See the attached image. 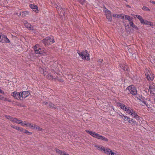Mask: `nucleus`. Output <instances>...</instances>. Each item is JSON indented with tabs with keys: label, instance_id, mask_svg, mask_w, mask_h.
<instances>
[{
	"label": "nucleus",
	"instance_id": "f257e3e1",
	"mask_svg": "<svg viewBox=\"0 0 155 155\" xmlns=\"http://www.w3.org/2000/svg\"><path fill=\"white\" fill-rule=\"evenodd\" d=\"M85 131L87 133L89 134L90 135L95 138L99 139H101L102 140H104L105 141H108L107 139L95 132L88 130H86Z\"/></svg>",
	"mask_w": 155,
	"mask_h": 155
},
{
	"label": "nucleus",
	"instance_id": "f03ea898",
	"mask_svg": "<svg viewBox=\"0 0 155 155\" xmlns=\"http://www.w3.org/2000/svg\"><path fill=\"white\" fill-rule=\"evenodd\" d=\"M42 42L45 45H51L54 42L53 37L52 36L45 38L42 41Z\"/></svg>",
	"mask_w": 155,
	"mask_h": 155
},
{
	"label": "nucleus",
	"instance_id": "7ed1b4c3",
	"mask_svg": "<svg viewBox=\"0 0 155 155\" xmlns=\"http://www.w3.org/2000/svg\"><path fill=\"white\" fill-rule=\"evenodd\" d=\"M35 53L36 54H40L42 55L47 54L46 50L44 49H41L38 45H36L34 47Z\"/></svg>",
	"mask_w": 155,
	"mask_h": 155
},
{
	"label": "nucleus",
	"instance_id": "20e7f679",
	"mask_svg": "<svg viewBox=\"0 0 155 155\" xmlns=\"http://www.w3.org/2000/svg\"><path fill=\"white\" fill-rule=\"evenodd\" d=\"M78 54L80 56L82 57V59H86L87 61L90 60L89 54L87 50H85L84 51Z\"/></svg>",
	"mask_w": 155,
	"mask_h": 155
},
{
	"label": "nucleus",
	"instance_id": "39448f33",
	"mask_svg": "<svg viewBox=\"0 0 155 155\" xmlns=\"http://www.w3.org/2000/svg\"><path fill=\"white\" fill-rule=\"evenodd\" d=\"M118 105L122 109L124 110L127 113H128L130 115H131V113H132L133 111V110L132 109L130 108V107H126L123 104H121V103H119Z\"/></svg>",
	"mask_w": 155,
	"mask_h": 155
},
{
	"label": "nucleus",
	"instance_id": "423d86ee",
	"mask_svg": "<svg viewBox=\"0 0 155 155\" xmlns=\"http://www.w3.org/2000/svg\"><path fill=\"white\" fill-rule=\"evenodd\" d=\"M127 90H128L130 93L133 95H136L137 94L136 89L133 85L128 86L127 88Z\"/></svg>",
	"mask_w": 155,
	"mask_h": 155
},
{
	"label": "nucleus",
	"instance_id": "0eeeda50",
	"mask_svg": "<svg viewBox=\"0 0 155 155\" xmlns=\"http://www.w3.org/2000/svg\"><path fill=\"white\" fill-rule=\"evenodd\" d=\"M145 72V75L147 80L148 81L153 80L154 77V74H151L150 71L147 69H146Z\"/></svg>",
	"mask_w": 155,
	"mask_h": 155
},
{
	"label": "nucleus",
	"instance_id": "6e6552de",
	"mask_svg": "<svg viewBox=\"0 0 155 155\" xmlns=\"http://www.w3.org/2000/svg\"><path fill=\"white\" fill-rule=\"evenodd\" d=\"M56 73L53 72L52 71V73H49L48 74L46 78L48 79L52 80H55V79H57L58 77L56 76Z\"/></svg>",
	"mask_w": 155,
	"mask_h": 155
},
{
	"label": "nucleus",
	"instance_id": "1a4fd4ad",
	"mask_svg": "<svg viewBox=\"0 0 155 155\" xmlns=\"http://www.w3.org/2000/svg\"><path fill=\"white\" fill-rule=\"evenodd\" d=\"M54 6L56 8L58 13L60 15H63L65 16V12L64 11L60 5H58L56 4H54Z\"/></svg>",
	"mask_w": 155,
	"mask_h": 155
},
{
	"label": "nucleus",
	"instance_id": "9d476101",
	"mask_svg": "<svg viewBox=\"0 0 155 155\" xmlns=\"http://www.w3.org/2000/svg\"><path fill=\"white\" fill-rule=\"evenodd\" d=\"M11 95L14 97L17 100L20 99L21 100V98L20 93L17 92L16 91H14L12 92Z\"/></svg>",
	"mask_w": 155,
	"mask_h": 155
},
{
	"label": "nucleus",
	"instance_id": "9b49d317",
	"mask_svg": "<svg viewBox=\"0 0 155 155\" xmlns=\"http://www.w3.org/2000/svg\"><path fill=\"white\" fill-rule=\"evenodd\" d=\"M149 91L152 96H155V86L153 84H150L149 87Z\"/></svg>",
	"mask_w": 155,
	"mask_h": 155
},
{
	"label": "nucleus",
	"instance_id": "f8f14e48",
	"mask_svg": "<svg viewBox=\"0 0 155 155\" xmlns=\"http://www.w3.org/2000/svg\"><path fill=\"white\" fill-rule=\"evenodd\" d=\"M0 42L9 43L10 41L6 36L1 35V38H0Z\"/></svg>",
	"mask_w": 155,
	"mask_h": 155
},
{
	"label": "nucleus",
	"instance_id": "ddd939ff",
	"mask_svg": "<svg viewBox=\"0 0 155 155\" xmlns=\"http://www.w3.org/2000/svg\"><path fill=\"white\" fill-rule=\"evenodd\" d=\"M30 94V93L29 91H23L21 94V100H22L23 98L28 96Z\"/></svg>",
	"mask_w": 155,
	"mask_h": 155
},
{
	"label": "nucleus",
	"instance_id": "4468645a",
	"mask_svg": "<svg viewBox=\"0 0 155 155\" xmlns=\"http://www.w3.org/2000/svg\"><path fill=\"white\" fill-rule=\"evenodd\" d=\"M55 150L56 152L59 155H69L68 154H67L64 151L60 150L58 149L55 148Z\"/></svg>",
	"mask_w": 155,
	"mask_h": 155
},
{
	"label": "nucleus",
	"instance_id": "2eb2a0df",
	"mask_svg": "<svg viewBox=\"0 0 155 155\" xmlns=\"http://www.w3.org/2000/svg\"><path fill=\"white\" fill-rule=\"evenodd\" d=\"M5 117L7 119L11 121L12 122H16V118H14L10 116L5 115Z\"/></svg>",
	"mask_w": 155,
	"mask_h": 155
},
{
	"label": "nucleus",
	"instance_id": "dca6fc26",
	"mask_svg": "<svg viewBox=\"0 0 155 155\" xmlns=\"http://www.w3.org/2000/svg\"><path fill=\"white\" fill-rule=\"evenodd\" d=\"M29 15V12L28 11H25L20 12L19 14L20 15H21L23 17L27 16Z\"/></svg>",
	"mask_w": 155,
	"mask_h": 155
},
{
	"label": "nucleus",
	"instance_id": "f3484780",
	"mask_svg": "<svg viewBox=\"0 0 155 155\" xmlns=\"http://www.w3.org/2000/svg\"><path fill=\"white\" fill-rule=\"evenodd\" d=\"M110 150H111L108 148H105L104 147L103 151L104 152L105 154L107 155H110L109 153L110 151Z\"/></svg>",
	"mask_w": 155,
	"mask_h": 155
},
{
	"label": "nucleus",
	"instance_id": "a211bd4d",
	"mask_svg": "<svg viewBox=\"0 0 155 155\" xmlns=\"http://www.w3.org/2000/svg\"><path fill=\"white\" fill-rule=\"evenodd\" d=\"M30 7L33 9H35V12L36 13L38 12V7L37 6L31 4L30 5Z\"/></svg>",
	"mask_w": 155,
	"mask_h": 155
},
{
	"label": "nucleus",
	"instance_id": "6ab92c4d",
	"mask_svg": "<svg viewBox=\"0 0 155 155\" xmlns=\"http://www.w3.org/2000/svg\"><path fill=\"white\" fill-rule=\"evenodd\" d=\"M94 147L97 148V150L101 151H103L104 147L102 145H95Z\"/></svg>",
	"mask_w": 155,
	"mask_h": 155
},
{
	"label": "nucleus",
	"instance_id": "aec40b11",
	"mask_svg": "<svg viewBox=\"0 0 155 155\" xmlns=\"http://www.w3.org/2000/svg\"><path fill=\"white\" fill-rule=\"evenodd\" d=\"M25 27L28 28L30 30H32L33 29V27H31V25L26 22L25 23Z\"/></svg>",
	"mask_w": 155,
	"mask_h": 155
},
{
	"label": "nucleus",
	"instance_id": "412c9836",
	"mask_svg": "<svg viewBox=\"0 0 155 155\" xmlns=\"http://www.w3.org/2000/svg\"><path fill=\"white\" fill-rule=\"evenodd\" d=\"M129 24L130 25V26H131L133 28H134L136 30H138V28L135 25L134 23H133L132 21H130L129 22Z\"/></svg>",
	"mask_w": 155,
	"mask_h": 155
},
{
	"label": "nucleus",
	"instance_id": "4be33fe9",
	"mask_svg": "<svg viewBox=\"0 0 155 155\" xmlns=\"http://www.w3.org/2000/svg\"><path fill=\"white\" fill-rule=\"evenodd\" d=\"M39 69L41 73H43V74L44 76L46 75L48 73L47 71H45L44 69L42 68H40Z\"/></svg>",
	"mask_w": 155,
	"mask_h": 155
},
{
	"label": "nucleus",
	"instance_id": "5701e85b",
	"mask_svg": "<svg viewBox=\"0 0 155 155\" xmlns=\"http://www.w3.org/2000/svg\"><path fill=\"white\" fill-rule=\"evenodd\" d=\"M34 129H35L37 130L41 131L42 130V129L39 126L36 125H34Z\"/></svg>",
	"mask_w": 155,
	"mask_h": 155
},
{
	"label": "nucleus",
	"instance_id": "b1692460",
	"mask_svg": "<svg viewBox=\"0 0 155 155\" xmlns=\"http://www.w3.org/2000/svg\"><path fill=\"white\" fill-rule=\"evenodd\" d=\"M125 18L126 19L128 20L129 22L132 21V20L133 19L132 18L127 15H125Z\"/></svg>",
	"mask_w": 155,
	"mask_h": 155
},
{
	"label": "nucleus",
	"instance_id": "393cba45",
	"mask_svg": "<svg viewBox=\"0 0 155 155\" xmlns=\"http://www.w3.org/2000/svg\"><path fill=\"white\" fill-rule=\"evenodd\" d=\"M131 115L136 119H137L139 117L138 116L135 112V111H133L132 113H131Z\"/></svg>",
	"mask_w": 155,
	"mask_h": 155
},
{
	"label": "nucleus",
	"instance_id": "a878e982",
	"mask_svg": "<svg viewBox=\"0 0 155 155\" xmlns=\"http://www.w3.org/2000/svg\"><path fill=\"white\" fill-rule=\"evenodd\" d=\"M34 125L35 124L29 123L25 124V125H27L28 127H29L31 128H33V129H34Z\"/></svg>",
	"mask_w": 155,
	"mask_h": 155
},
{
	"label": "nucleus",
	"instance_id": "bb28decb",
	"mask_svg": "<svg viewBox=\"0 0 155 155\" xmlns=\"http://www.w3.org/2000/svg\"><path fill=\"white\" fill-rule=\"evenodd\" d=\"M48 105L49 108L54 109H56L57 108V107L54 104L51 103H49Z\"/></svg>",
	"mask_w": 155,
	"mask_h": 155
},
{
	"label": "nucleus",
	"instance_id": "cd10ccee",
	"mask_svg": "<svg viewBox=\"0 0 155 155\" xmlns=\"http://www.w3.org/2000/svg\"><path fill=\"white\" fill-rule=\"evenodd\" d=\"M105 9V10H104V11L106 16L107 15H111V13L110 11L107 9L106 8Z\"/></svg>",
	"mask_w": 155,
	"mask_h": 155
},
{
	"label": "nucleus",
	"instance_id": "c85d7f7f",
	"mask_svg": "<svg viewBox=\"0 0 155 155\" xmlns=\"http://www.w3.org/2000/svg\"><path fill=\"white\" fill-rule=\"evenodd\" d=\"M128 122L131 124H137V122H136V121H135L133 119H131L130 120H128Z\"/></svg>",
	"mask_w": 155,
	"mask_h": 155
},
{
	"label": "nucleus",
	"instance_id": "c756f323",
	"mask_svg": "<svg viewBox=\"0 0 155 155\" xmlns=\"http://www.w3.org/2000/svg\"><path fill=\"white\" fill-rule=\"evenodd\" d=\"M106 18L109 21H111L112 20V17L111 15H107Z\"/></svg>",
	"mask_w": 155,
	"mask_h": 155
},
{
	"label": "nucleus",
	"instance_id": "7c9ffc66",
	"mask_svg": "<svg viewBox=\"0 0 155 155\" xmlns=\"http://www.w3.org/2000/svg\"><path fill=\"white\" fill-rule=\"evenodd\" d=\"M137 18L139 20L141 23H143L144 20L142 18V17L140 16H138Z\"/></svg>",
	"mask_w": 155,
	"mask_h": 155
},
{
	"label": "nucleus",
	"instance_id": "2f4dec72",
	"mask_svg": "<svg viewBox=\"0 0 155 155\" xmlns=\"http://www.w3.org/2000/svg\"><path fill=\"white\" fill-rule=\"evenodd\" d=\"M150 23H151L150 22H149V21H147V20H144V21H143V23L142 24H145V25H150Z\"/></svg>",
	"mask_w": 155,
	"mask_h": 155
},
{
	"label": "nucleus",
	"instance_id": "473e14b6",
	"mask_svg": "<svg viewBox=\"0 0 155 155\" xmlns=\"http://www.w3.org/2000/svg\"><path fill=\"white\" fill-rule=\"evenodd\" d=\"M121 68L124 71H128V68L127 66H122Z\"/></svg>",
	"mask_w": 155,
	"mask_h": 155
},
{
	"label": "nucleus",
	"instance_id": "72a5a7b5",
	"mask_svg": "<svg viewBox=\"0 0 155 155\" xmlns=\"http://www.w3.org/2000/svg\"><path fill=\"white\" fill-rule=\"evenodd\" d=\"M142 9L143 10H146L147 11H149L150 10V9L149 8H148L147 7L145 6H143Z\"/></svg>",
	"mask_w": 155,
	"mask_h": 155
},
{
	"label": "nucleus",
	"instance_id": "f704fd0d",
	"mask_svg": "<svg viewBox=\"0 0 155 155\" xmlns=\"http://www.w3.org/2000/svg\"><path fill=\"white\" fill-rule=\"evenodd\" d=\"M78 1L82 5L84 4V2L85 1V0H78Z\"/></svg>",
	"mask_w": 155,
	"mask_h": 155
},
{
	"label": "nucleus",
	"instance_id": "c9c22d12",
	"mask_svg": "<svg viewBox=\"0 0 155 155\" xmlns=\"http://www.w3.org/2000/svg\"><path fill=\"white\" fill-rule=\"evenodd\" d=\"M16 122H13L18 124H20V123H22V121H20L21 120H18L16 118Z\"/></svg>",
	"mask_w": 155,
	"mask_h": 155
},
{
	"label": "nucleus",
	"instance_id": "e433bc0d",
	"mask_svg": "<svg viewBox=\"0 0 155 155\" xmlns=\"http://www.w3.org/2000/svg\"><path fill=\"white\" fill-rule=\"evenodd\" d=\"M123 119H124V120H125V121H128V120H130V118L127 116L124 117Z\"/></svg>",
	"mask_w": 155,
	"mask_h": 155
},
{
	"label": "nucleus",
	"instance_id": "4c0bfd02",
	"mask_svg": "<svg viewBox=\"0 0 155 155\" xmlns=\"http://www.w3.org/2000/svg\"><path fill=\"white\" fill-rule=\"evenodd\" d=\"M17 130L20 131H23V129L19 127H17Z\"/></svg>",
	"mask_w": 155,
	"mask_h": 155
},
{
	"label": "nucleus",
	"instance_id": "58836bf2",
	"mask_svg": "<svg viewBox=\"0 0 155 155\" xmlns=\"http://www.w3.org/2000/svg\"><path fill=\"white\" fill-rule=\"evenodd\" d=\"M24 133L26 134L28 133V134H32V133L29 132L27 130H25V131Z\"/></svg>",
	"mask_w": 155,
	"mask_h": 155
},
{
	"label": "nucleus",
	"instance_id": "ea45409f",
	"mask_svg": "<svg viewBox=\"0 0 155 155\" xmlns=\"http://www.w3.org/2000/svg\"><path fill=\"white\" fill-rule=\"evenodd\" d=\"M113 17L118 18L119 17V15L117 14H114L113 15Z\"/></svg>",
	"mask_w": 155,
	"mask_h": 155
},
{
	"label": "nucleus",
	"instance_id": "a19ab883",
	"mask_svg": "<svg viewBox=\"0 0 155 155\" xmlns=\"http://www.w3.org/2000/svg\"><path fill=\"white\" fill-rule=\"evenodd\" d=\"M1 0V2H0V4H2V3H3L4 2H5V3H6V2H7V0Z\"/></svg>",
	"mask_w": 155,
	"mask_h": 155
},
{
	"label": "nucleus",
	"instance_id": "79ce46f5",
	"mask_svg": "<svg viewBox=\"0 0 155 155\" xmlns=\"http://www.w3.org/2000/svg\"><path fill=\"white\" fill-rule=\"evenodd\" d=\"M11 127L15 129H17L18 127L15 126H11Z\"/></svg>",
	"mask_w": 155,
	"mask_h": 155
},
{
	"label": "nucleus",
	"instance_id": "37998d69",
	"mask_svg": "<svg viewBox=\"0 0 155 155\" xmlns=\"http://www.w3.org/2000/svg\"><path fill=\"white\" fill-rule=\"evenodd\" d=\"M129 52L130 53H131L132 54H133V53L134 54V53H133V52L131 51L130 48L129 49Z\"/></svg>",
	"mask_w": 155,
	"mask_h": 155
},
{
	"label": "nucleus",
	"instance_id": "c03bdc74",
	"mask_svg": "<svg viewBox=\"0 0 155 155\" xmlns=\"http://www.w3.org/2000/svg\"><path fill=\"white\" fill-rule=\"evenodd\" d=\"M25 122H24V123H23V122L22 121V123H20V124H21V125L22 126L25 125V124H26V123H25Z\"/></svg>",
	"mask_w": 155,
	"mask_h": 155
},
{
	"label": "nucleus",
	"instance_id": "a18cd8bd",
	"mask_svg": "<svg viewBox=\"0 0 155 155\" xmlns=\"http://www.w3.org/2000/svg\"><path fill=\"white\" fill-rule=\"evenodd\" d=\"M119 17H121V18L122 19H123L124 18V16H122V15H119Z\"/></svg>",
	"mask_w": 155,
	"mask_h": 155
},
{
	"label": "nucleus",
	"instance_id": "49530a36",
	"mask_svg": "<svg viewBox=\"0 0 155 155\" xmlns=\"http://www.w3.org/2000/svg\"><path fill=\"white\" fill-rule=\"evenodd\" d=\"M0 93L2 94H4V92L1 89H0Z\"/></svg>",
	"mask_w": 155,
	"mask_h": 155
},
{
	"label": "nucleus",
	"instance_id": "de8ad7c7",
	"mask_svg": "<svg viewBox=\"0 0 155 155\" xmlns=\"http://www.w3.org/2000/svg\"><path fill=\"white\" fill-rule=\"evenodd\" d=\"M143 103L145 104L146 106H148V103H147L146 101H144Z\"/></svg>",
	"mask_w": 155,
	"mask_h": 155
},
{
	"label": "nucleus",
	"instance_id": "09e8293b",
	"mask_svg": "<svg viewBox=\"0 0 155 155\" xmlns=\"http://www.w3.org/2000/svg\"><path fill=\"white\" fill-rule=\"evenodd\" d=\"M103 61L102 59H99L98 61V62H102Z\"/></svg>",
	"mask_w": 155,
	"mask_h": 155
},
{
	"label": "nucleus",
	"instance_id": "8fccbe9b",
	"mask_svg": "<svg viewBox=\"0 0 155 155\" xmlns=\"http://www.w3.org/2000/svg\"><path fill=\"white\" fill-rule=\"evenodd\" d=\"M57 79H58L60 82H63V81L62 80L59 79L58 78H57Z\"/></svg>",
	"mask_w": 155,
	"mask_h": 155
},
{
	"label": "nucleus",
	"instance_id": "3c124183",
	"mask_svg": "<svg viewBox=\"0 0 155 155\" xmlns=\"http://www.w3.org/2000/svg\"><path fill=\"white\" fill-rule=\"evenodd\" d=\"M120 116H121V117H122V118H124V117H125V116H124V115L123 114H122V115H120Z\"/></svg>",
	"mask_w": 155,
	"mask_h": 155
},
{
	"label": "nucleus",
	"instance_id": "603ef678",
	"mask_svg": "<svg viewBox=\"0 0 155 155\" xmlns=\"http://www.w3.org/2000/svg\"><path fill=\"white\" fill-rule=\"evenodd\" d=\"M150 2H151L152 3H153L154 4H155V2L154 1H150Z\"/></svg>",
	"mask_w": 155,
	"mask_h": 155
},
{
	"label": "nucleus",
	"instance_id": "864d4df0",
	"mask_svg": "<svg viewBox=\"0 0 155 155\" xmlns=\"http://www.w3.org/2000/svg\"><path fill=\"white\" fill-rule=\"evenodd\" d=\"M43 103L45 105H47L48 104V103L47 102H43Z\"/></svg>",
	"mask_w": 155,
	"mask_h": 155
},
{
	"label": "nucleus",
	"instance_id": "5fc2aeb1",
	"mask_svg": "<svg viewBox=\"0 0 155 155\" xmlns=\"http://www.w3.org/2000/svg\"><path fill=\"white\" fill-rule=\"evenodd\" d=\"M126 28H127V27H128V28H129V25H127L126 26H125Z\"/></svg>",
	"mask_w": 155,
	"mask_h": 155
},
{
	"label": "nucleus",
	"instance_id": "6e6d98bb",
	"mask_svg": "<svg viewBox=\"0 0 155 155\" xmlns=\"http://www.w3.org/2000/svg\"><path fill=\"white\" fill-rule=\"evenodd\" d=\"M3 98V97H2V95H0V99H2V98Z\"/></svg>",
	"mask_w": 155,
	"mask_h": 155
},
{
	"label": "nucleus",
	"instance_id": "4d7b16f0",
	"mask_svg": "<svg viewBox=\"0 0 155 155\" xmlns=\"http://www.w3.org/2000/svg\"><path fill=\"white\" fill-rule=\"evenodd\" d=\"M138 16H140V15H136V16L137 17H138Z\"/></svg>",
	"mask_w": 155,
	"mask_h": 155
},
{
	"label": "nucleus",
	"instance_id": "13d9d810",
	"mask_svg": "<svg viewBox=\"0 0 155 155\" xmlns=\"http://www.w3.org/2000/svg\"><path fill=\"white\" fill-rule=\"evenodd\" d=\"M7 99L6 98H5V100H7Z\"/></svg>",
	"mask_w": 155,
	"mask_h": 155
},
{
	"label": "nucleus",
	"instance_id": "bf43d9fd",
	"mask_svg": "<svg viewBox=\"0 0 155 155\" xmlns=\"http://www.w3.org/2000/svg\"><path fill=\"white\" fill-rule=\"evenodd\" d=\"M22 107H24V105H22Z\"/></svg>",
	"mask_w": 155,
	"mask_h": 155
}]
</instances>
